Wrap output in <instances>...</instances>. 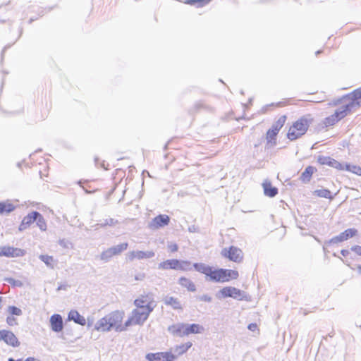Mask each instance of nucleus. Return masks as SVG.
Returning a JSON list of instances; mask_svg holds the SVG:
<instances>
[{
    "label": "nucleus",
    "mask_w": 361,
    "mask_h": 361,
    "mask_svg": "<svg viewBox=\"0 0 361 361\" xmlns=\"http://www.w3.org/2000/svg\"><path fill=\"white\" fill-rule=\"evenodd\" d=\"M169 329L173 334L180 337L188 336L187 330V324L178 323L176 324H173L171 326Z\"/></svg>",
    "instance_id": "6ab92c4d"
},
{
    "label": "nucleus",
    "mask_w": 361,
    "mask_h": 361,
    "mask_svg": "<svg viewBox=\"0 0 361 361\" xmlns=\"http://www.w3.org/2000/svg\"><path fill=\"white\" fill-rule=\"evenodd\" d=\"M287 121L286 115L281 116L272 125L271 128L279 133L280 130L283 128Z\"/></svg>",
    "instance_id": "c85d7f7f"
},
{
    "label": "nucleus",
    "mask_w": 361,
    "mask_h": 361,
    "mask_svg": "<svg viewBox=\"0 0 361 361\" xmlns=\"http://www.w3.org/2000/svg\"><path fill=\"white\" fill-rule=\"evenodd\" d=\"M6 322L9 326H14L18 324V322L13 315L8 314L6 317Z\"/></svg>",
    "instance_id": "58836bf2"
},
{
    "label": "nucleus",
    "mask_w": 361,
    "mask_h": 361,
    "mask_svg": "<svg viewBox=\"0 0 361 361\" xmlns=\"http://www.w3.org/2000/svg\"><path fill=\"white\" fill-rule=\"evenodd\" d=\"M314 171L315 169L313 166H307L301 174V180L304 182L310 181Z\"/></svg>",
    "instance_id": "bb28decb"
},
{
    "label": "nucleus",
    "mask_w": 361,
    "mask_h": 361,
    "mask_svg": "<svg viewBox=\"0 0 361 361\" xmlns=\"http://www.w3.org/2000/svg\"><path fill=\"white\" fill-rule=\"evenodd\" d=\"M192 343L190 341H188L184 343H181L180 345H178L175 346L174 348V352L176 354V357L180 356L188 352V350L192 347Z\"/></svg>",
    "instance_id": "393cba45"
},
{
    "label": "nucleus",
    "mask_w": 361,
    "mask_h": 361,
    "mask_svg": "<svg viewBox=\"0 0 361 361\" xmlns=\"http://www.w3.org/2000/svg\"><path fill=\"white\" fill-rule=\"evenodd\" d=\"M37 154H34L32 155V159H35L37 158Z\"/></svg>",
    "instance_id": "de8ad7c7"
},
{
    "label": "nucleus",
    "mask_w": 361,
    "mask_h": 361,
    "mask_svg": "<svg viewBox=\"0 0 361 361\" xmlns=\"http://www.w3.org/2000/svg\"><path fill=\"white\" fill-rule=\"evenodd\" d=\"M163 301L165 305L171 307L175 310H182L183 309L182 301L177 297L166 296Z\"/></svg>",
    "instance_id": "f3484780"
},
{
    "label": "nucleus",
    "mask_w": 361,
    "mask_h": 361,
    "mask_svg": "<svg viewBox=\"0 0 361 361\" xmlns=\"http://www.w3.org/2000/svg\"><path fill=\"white\" fill-rule=\"evenodd\" d=\"M314 118L311 114H307L293 121L289 126L286 137L290 141H295L307 132L310 126L313 123Z\"/></svg>",
    "instance_id": "7ed1b4c3"
},
{
    "label": "nucleus",
    "mask_w": 361,
    "mask_h": 361,
    "mask_svg": "<svg viewBox=\"0 0 361 361\" xmlns=\"http://www.w3.org/2000/svg\"><path fill=\"white\" fill-rule=\"evenodd\" d=\"M247 328L251 331L256 332L257 334H259V329L256 323L250 324Z\"/></svg>",
    "instance_id": "ea45409f"
},
{
    "label": "nucleus",
    "mask_w": 361,
    "mask_h": 361,
    "mask_svg": "<svg viewBox=\"0 0 361 361\" xmlns=\"http://www.w3.org/2000/svg\"><path fill=\"white\" fill-rule=\"evenodd\" d=\"M262 187L264 195L269 197H273L278 193V189L276 187H274L269 181H265L263 183Z\"/></svg>",
    "instance_id": "b1692460"
},
{
    "label": "nucleus",
    "mask_w": 361,
    "mask_h": 361,
    "mask_svg": "<svg viewBox=\"0 0 361 361\" xmlns=\"http://www.w3.org/2000/svg\"><path fill=\"white\" fill-rule=\"evenodd\" d=\"M314 194L319 197H324L329 200H332L334 198L332 192L328 189L317 190L314 191Z\"/></svg>",
    "instance_id": "c756f323"
},
{
    "label": "nucleus",
    "mask_w": 361,
    "mask_h": 361,
    "mask_svg": "<svg viewBox=\"0 0 361 361\" xmlns=\"http://www.w3.org/2000/svg\"><path fill=\"white\" fill-rule=\"evenodd\" d=\"M25 250L11 246H3L0 248V256L6 257H18L25 255Z\"/></svg>",
    "instance_id": "f8f14e48"
},
{
    "label": "nucleus",
    "mask_w": 361,
    "mask_h": 361,
    "mask_svg": "<svg viewBox=\"0 0 361 361\" xmlns=\"http://www.w3.org/2000/svg\"><path fill=\"white\" fill-rule=\"evenodd\" d=\"M154 256V252L153 251H132L128 254V259L130 261H133L135 259H149Z\"/></svg>",
    "instance_id": "a211bd4d"
},
{
    "label": "nucleus",
    "mask_w": 361,
    "mask_h": 361,
    "mask_svg": "<svg viewBox=\"0 0 361 361\" xmlns=\"http://www.w3.org/2000/svg\"><path fill=\"white\" fill-rule=\"evenodd\" d=\"M279 132L272 129L271 128H269L266 133V139L267 140L270 142L275 144L276 140V136L278 135Z\"/></svg>",
    "instance_id": "2f4dec72"
},
{
    "label": "nucleus",
    "mask_w": 361,
    "mask_h": 361,
    "mask_svg": "<svg viewBox=\"0 0 361 361\" xmlns=\"http://www.w3.org/2000/svg\"><path fill=\"white\" fill-rule=\"evenodd\" d=\"M326 165L333 167L338 171H345V164H343L339 161H336L334 159H328V162H326Z\"/></svg>",
    "instance_id": "7c9ffc66"
},
{
    "label": "nucleus",
    "mask_w": 361,
    "mask_h": 361,
    "mask_svg": "<svg viewBox=\"0 0 361 361\" xmlns=\"http://www.w3.org/2000/svg\"><path fill=\"white\" fill-rule=\"evenodd\" d=\"M108 319L110 322L111 328L117 331H123L128 329L129 324H127V320L123 322L125 317V312L123 310H116L109 314Z\"/></svg>",
    "instance_id": "20e7f679"
},
{
    "label": "nucleus",
    "mask_w": 361,
    "mask_h": 361,
    "mask_svg": "<svg viewBox=\"0 0 361 361\" xmlns=\"http://www.w3.org/2000/svg\"><path fill=\"white\" fill-rule=\"evenodd\" d=\"M193 267L203 274L207 280L214 283H228L239 278V272L235 269L215 268L204 263H195Z\"/></svg>",
    "instance_id": "f03ea898"
},
{
    "label": "nucleus",
    "mask_w": 361,
    "mask_h": 361,
    "mask_svg": "<svg viewBox=\"0 0 361 361\" xmlns=\"http://www.w3.org/2000/svg\"><path fill=\"white\" fill-rule=\"evenodd\" d=\"M358 273L361 274V265L357 266V267Z\"/></svg>",
    "instance_id": "49530a36"
},
{
    "label": "nucleus",
    "mask_w": 361,
    "mask_h": 361,
    "mask_svg": "<svg viewBox=\"0 0 361 361\" xmlns=\"http://www.w3.org/2000/svg\"><path fill=\"white\" fill-rule=\"evenodd\" d=\"M350 102L345 105V107H348L349 112H350L353 109L361 106V87L353 90L350 94Z\"/></svg>",
    "instance_id": "ddd939ff"
},
{
    "label": "nucleus",
    "mask_w": 361,
    "mask_h": 361,
    "mask_svg": "<svg viewBox=\"0 0 361 361\" xmlns=\"http://www.w3.org/2000/svg\"><path fill=\"white\" fill-rule=\"evenodd\" d=\"M68 320H73L76 324L82 326H85L86 324L85 318L80 315V313L76 310L70 311L68 315Z\"/></svg>",
    "instance_id": "5701e85b"
},
{
    "label": "nucleus",
    "mask_w": 361,
    "mask_h": 361,
    "mask_svg": "<svg viewBox=\"0 0 361 361\" xmlns=\"http://www.w3.org/2000/svg\"><path fill=\"white\" fill-rule=\"evenodd\" d=\"M167 250L169 253H174L178 250V245L175 243H170L167 245Z\"/></svg>",
    "instance_id": "4c0bfd02"
},
{
    "label": "nucleus",
    "mask_w": 361,
    "mask_h": 361,
    "mask_svg": "<svg viewBox=\"0 0 361 361\" xmlns=\"http://www.w3.org/2000/svg\"><path fill=\"white\" fill-rule=\"evenodd\" d=\"M39 216V213L37 212H32L25 216L20 224V229H25L29 226L31 224L35 222L37 217Z\"/></svg>",
    "instance_id": "aec40b11"
},
{
    "label": "nucleus",
    "mask_w": 361,
    "mask_h": 361,
    "mask_svg": "<svg viewBox=\"0 0 361 361\" xmlns=\"http://www.w3.org/2000/svg\"><path fill=\"white\" fill-rule=\"evenodd\" d=\"M128 247V243H123L116 246L109 248L104 251L101 255V259L107 261L109 258L113 256L121 254L123 251L126 250Z\"/></svg>",
    "instance_id": "1a4fd4ad"
},
{
    "label": "nucleus",
    "mask_w": 361,
    "mask_h": 361,
    "mask_svg": "<svg viewBox=\"0 0 361 361\" xmlns=\"http://www.w3.org/2000/svg\"><path fill=\"white\" fill-rule=\"evenodd\" d=\"M212 0H186L185 4L193 5L196 3H200V6H204L209 2H210Z\"/></svg>",
    "instance_id": "e433bc0d"
},
{
    "label": "nucleus",
    "mask_w": 361,
    "mask_h": 361,
    "mask_svg": "<svg viewBox=\"0 0 361 361\" xmlns=\"http://www.w3.org/2000/svg\"><path fill=\"white\" fill-rule=\"evenodd\" d=\"M37 224L39 227V228L42 231H45L47 228V224L44 219V217L39 214V216L36 219Z\"/></svg>",
    "instance_id": "c9c22d12"
},
{
    "label": "nucleus",
    "mask_w": 361,
    "mask_h": 361,
    "mask_svg": "<svg viewBox=\"0 0 361 361\" xmlns=\"http://www.w3.org/2000/svg\"><path fill=\"white\" fill-rule=\"evenodd\" d=\"M341 253L343 257H346L349 255L350 251L348 250H342Z\"/></svg>",
    "instance_id": "c03bdc74"
},
{
    "label": "nucleus",
    "mask_w": 361,
    "mask_h": 361,
    "mask_svg": "<svg viewBox=\"0 0 361 361\" xmlns=\"http://www.w3.org/2000/svg\"><path fill=\"white\" fill-rule=\"evenodd\" d=\"M349 113L348 107L343 106L337 109L333 114L325 118L323 121V125L326 128L332 127L345 118Z\"/></svg>",
    "instance_id": "6e6552de"
},
{
    "label": "nucleus",
    "mask_w": 361,
    "mask_h": 361,
    "mask_svg": "<svg viewBox=\"0 0 361 361\" xmlns=\"http://www.w3.org/2000/svg\"><path fill=\"white\" fill-rule=\"evenodd\" d=\"M146 358L149 361H174L176 357L171 352H158L148 353L146 355Z\"/></svg>",
    "instance_id": "9d476101"
},
{
    "label": "nucleus",
    "mask_w": 361,
    "mask_h": 361,
    "mask_svg": "<svg viewBox=\"0 0 361 361\" xmlns=\"http://www.w3.org/2000/svg\"><path fill=\"white\" fill-rule=\"evenodd\" d=\"M15 207L9 202H0V214L9 213L13 211Z\"/></svg>",
    "instance_id": "473e14b6"
},
{
    "label": "nucleus",
    "mask_w": 361,
    "mask_h": 361,
    "mask_svg": "<svg viewBox=\"0 0 361 361\" xmlns=\"http://www.w3.org/2000/svg\"><path fill=\"white\" fill-rule=\"evenodd\" d=\"M354 174L361 176V167L357 165L345 164V170Z\"/></svg>",
    "instance_id": "72a5a7b5"
},
{
    "label": "nucleus",
    "mask_w": 361,
    "mask_h": 361,
    "mask_svg": "<svg viewBox=\"0 0 361 361\" xmlns=\"http://www.w3.org/2000/svg\"><path fill=\"white\" fill-rule=\"evenodd\" d=\"M8 314L11 315H16V316H20L22 314V310L15 306H9L7 309Z\"/></svg>",
    "instance_id": "f704fd0d"
},
{
    "label": "nucleus",
    "mask_w": 361,
    "mask_h": 361,
    "mask_svg": "<svg viewBox=\"0 0 361 361\" xmlns=\"http://www.w3.org/2000/svg\"><path fill=\"white\" fill-rule=\"evenodd\" d=\"M351 250L354 252L357 255L361 257V246L354 245L351 247Z\"/></svg>",
    "instance_id": "a19ab883"
},
{
    "label": "nucleus",
    "mask_w": 361,
    "mask_h": 361,
    "mask_svg": "<svg viewBox=\"0 0 361 361\" xmlns=\"http://www.w3.org/2000/svg\"><path fill=\"white\" fill-rule=\"evenodd\" d=\"M170 222V217L166 214H159L155 216L149 224L151 229H158L167 226Z\"/></svg>",
    "instance_id": "4468645a"
},
{
    "label": "nucleus",
    "mask_w": 361,
    "mask_h": 361,
    "mask_svg": "<svg viewBox=\"0 0 361 361\" xmlns=\"http://www.w3.org/2000/svg\"><path fill=\"white\" fill-rule=\"evenodd\" d=\"M188 335L199 334L203 333L204 329L202 325L200 324H187Z\"/></svg>",
    "instance_id": "a878e982"
},
{
    "label": "nucleus",
    "mask_w": 361,
    "mask_h": 361,
    "mask_svg": "<svg viewBox=\"0 0 361 361\" xmlns=\"http://www.w3.org/2000/svg\"><path fill=\"white\" fill-rule=\"evenodd\" d=\"M221 254L224 258L237 264L242 263L244 259V253L243 250L233 245L224 248L221 250Z\"/></svg>",
    "instance_id": "423d86ee"
},
{
    "label": "nucleus",
    "mask_w": 361,
    "mask_h": 361,
    "mask_svg": "<svg viewBox=\"0 0 361 361\" xmlns=\"http://www.w3.org/2000/svg\"><path fill=\"white\" fill-rule=\"evenodd\" d=\"M39 259L49 267L54 269L56 264V260L53 256L47 255H42L39 256Z\"/></svg>",
    "instance_id": "cd10ccee"
},
{
    "label": "nucleus",
    "mask_w": 361,
    "mask_h": 361,
    "mask_svg": "<svg viewBox=\"0 0 361 361\" xmlns=\"http://www.w3.org/2000/svg\"><path fill=\"white\" fill-rule=\"evenodd\" d=\"M219 298H232L238 300H249L250 296L243 290H241L234 286L223 287L219 292Z\"/></svg>",
    "instance_id": "39448f33"
},
{
    "label": "nucleus",
    "mask_w": 361,
    "mask_h": 361,
    "mask_svg": "<svg viewBox=\"0 0 361 361\" xmlns=\"http://www.w3.org/2000/svg\"><path fill=\"white\" fill-rule=\"evenodd\" d=\"M178 284L189 292H195L197 290L195 283L190 279L185 276L179 278Z\"/></svg>",
    "instance_id": "412c9836"
},
{
    "label": "nucleus",
    "mask_w": 361,
    "mask_h": 361,
    "mask_svg": "<svg viewBox=\"0 0 361 361\" xmlns=\"http://www.w3.org/2000/svg\"><path fill=\"white\" fill-rule=\"evenodd\" d=\"M115 224V221L113 219H109V223H106V224H109V225H113Z\"/></svg>",
    "instance_id": "a18cd8bd"
},
{
    "label": "nucleus",
    "mask_w": 361,
    "mask_h": 361,
    "mask_svg": "<svg viewBox=\"0 0 361 361\" xmlns=\"http://www.w3.org/2000/svg\"><path fill=\"white\" fill-rule=\"evenodd\" d=\"M8 361H39V360L36 359V358H35V357H27L25 360L18 359V360H14L13 358H9Z\"/></svg>",
    "instance_id": "79ce46f5"
},
{
    "label": "nucleus",
    "mask_w": 361,
    "mask_h": 361,
    "mask_svg": "<svg viewBox=\"0 0 361 361\" xmlns=\"http://www.w3.org/2000/svg\"><path fill=\"white\" fill-rule=\"evenodd\" d=\"M135 308L127 319L129 326L142 325L149 318L155 307L154 298L151 294L141 295L134 300Z\"/></svg>",
    "instance_id": "f257e3e1"
},
{
    "label": "nucleus",
    "mask_w": 361,
    "mask_h": 361,
    "mask_svg": "<svg viewBox=\"0 0 361 361\" xmlns=\"http://www.w3.org/2000/svg\"><path fill=\"white\" fill-rule=\"evenodd\" d=\"M331 158L330 157H319L318 161L321 164H325L326 165V163H324V162H328V159H330Z\"/></svg>",
    "instance_id": "37998d69"
},
{
    "label": "nucleus",
    "mask_w": 361,
    "mask_h": 361,
    "mask_svg": "<svg viewBox=\"0 0 361 361\" xmlns=\"http://www.w3.org/2000/svg\"><path fill=\"white\" fill-rule=\"evenodd\" d=\"M190 264L188 261H180L177 259H166L159 264V269L162 270H187V267Z\"/></svg>",
    "instance_id": "0eeeda50"
},
{
    "label": "nucleus",
    "mask_w": 361,
    "mask_h": 361,
    "mask_svg": "<svg viewBox=\"0 0 361 361\" xmlns=\"http://www.w3.org/2000/svg\"><path fill=\"white\" fill-rule=\"evenodd\" d=\"M50 327L54 332H61L63 329L62 317L59 314H54L49 319Z\"/></svg>",
    "instance_id": "dca6fc26"
},
{
    "label": "nucleus",
    "mask_w": 361,
    "mask_h": 361,
    "mask_svg": "<svg viewBox=\"0 0 361 361\" xmlns=\"http://www.w3.org/2000/svg\"><path fill=\"white\" fill-rule=\"evenodd\" d=\"M95 329L99 331H107L112 329L107 315L102 317L97 322Z\"/></svg>",
    "instance_id": "4be33fe9"
},
{
    "label": "nucleus",
    "mask_w": 361,
    "mask_h": 361,
    "mask_svg": "<svg viewBox=\"0 0 361 361\" xmlns=\"http://www.w3.org/2000/svg\"><path fill=\"white\" fill-rule=\"evenodd\" d=\"M0 341H4L7 345L13 347L20 345V342L16 335L8 330H0Z\"/></svg>",
    "instance_id": "9b49d317"
},
{
    "label": "nucleus",
    "mask_w": 361,
    "mask_h": 361,
    "mask_svg": "<svg viewBox=\"0 0 361 361\" xmlns=\"http://www.w3.org/2000/svg\"><path fill=\"white\" fill-rule=\"evenodd\" d=\"M357 233V231L355 228H348L341 233L338 235L334 237L330 242L332 243H341L355 236Z\"/></svg>",
    "instance_id": "2eb2a0df"
}]
</instances>
